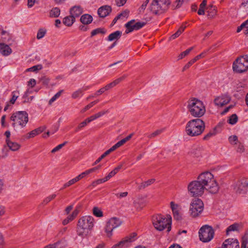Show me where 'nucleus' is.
I'll return each instance as SVG.
<instances>
[{"mask_svg":"<svg viewBox=\"0 0 248 248\" xmlns=\"http://www.w3.org/2000/svg\"><path fill=\"white\" fill-rule=\"evenodd\" d=\"M94 222V218L92 216H83L80 217L77 224V234L81 238L87 236L93 229Z\"/></svg>","mask_w":248,"mask_h":248,"instance_id":"obj_1","label":"nucleus"},{"mask_svg":"<svg viewBox=\"0 0 248 248\" xmlns=\"http://www.w3.org/2000/svg\"><path fill=\"white\" fill-rule=\"evenodd\" d=\"M197 179L210 193L215 194L218 191L219 187L211 172L206 171L202 173Z\"/></svg>","mask_w":248,"mask_h":248,"instance_id":"obj_2","label":"nucleus"},{"mask_svg":"<svg viewBox=\"0 0 248 248\" xmlns=\"http://www.w3.org/2000/svg\"><path fill=\"white\" fill-rule=\"evenodd\" d=\"M10 121L15 130L23 128L29 121L28 113L25 111H16L11 115Z\"/></svg>","mask_w":248,"mask_h":248,"instance_id":"obj_3","label":"nucleus"},{"mask_svg":"<svg viewBox=\"0 0 248 248\" xmlns=\"http://www.w3.org/2000/svg\"><path fill=\"white\" fill-rule=\"evenodd\" d=\"M204 122L199 118L189 121L186 124V134L191 137L201 135L204 130Z\"/></svg>","mask_w":248,"mask_h":248,"instance_id":"obj_4","label":"nucleus"},{"mask_svg":"<svg viewBox=\"0 0 248 248\" xmlns=\"http://www.w3.org/2000/svg\"><path fill=\"white\" fill-rule=\"evenodd\" d=\"M187 108L190 114L194 117L200 118L205 113V108L202 102L196 98L188 101Z\"/></svg>","mask_w":248,"mask_h":248,"instance_id":"obj_5","label":"nucleus"},{"mask_svg":"<svg viewBox=\"0 0 248 248\" xmlns=\"http://www.w3.org/2000/svg\"><path fill=\"white\" fill-rule=\"evenodd\" d=\"M153 224L155 228L158 231H162L165 228L167 232H170L171 229V217L168 216L167 217L162 215H156L153 217Z\"/></svg>","mask_w":248,"mask_h":248,"instance_id":"obj_6","label":"nucleus"},{"mask_svg":"<svg viewBox=\"0 0 248 248\" xmlns=\"http://www.w3.org/2000/svg\"><path fill=\"white\" fill-rule=\"evenodd\" d=\"M170 4V0H153L150 5V10L154 15H160L169 9Z\"/></svg>","mask_w":248,"mask_h":248,"instance_id":"obj_7","label":"nucleus"},{"mask_svg":"<svg viewBox=\"0 0 248 248\" xmlns=\"http://www.w3.org/2000/svg\"><path fill=\"white\" fill-rule=\"evenodd\" d=\"M187 189L191 196L193 197H199L203 194L206 188L197 179V180L191 182L188 184Z\"/></svg>","mask_w":248,"mask_h":248,"instance_id":"obj_8","label":"nucleus"},{"mask_svg":"<svg viewBox=\"0 0 248 248\" xmlns=\"http://www.w3.org/2000/svg\"><path fill=\"white\" fill-rule=\"evenodd\" d=\"M233 71L237 73H242L248 70V55L237 58L233 63Z\"/></svg>","mask_w":248,"mask_h":248,"instance_id":"obj_9","label":"nucleus"},{"mask_svg":"<svg viewBox=\"0 0 248 248\" xmlns=\"http://www.w3.org/2000/svg\"><path fill=\"white\" fill-rule=\"evenodd\" d=\"M214 233V230L211 226L205 225L199 231L200 240L204 243L208 242L213 238Z\"/></svg>","mask_w":248,"mask_h":248,"instance_id":"obj_10","label":"nucleus"},{"mask_svg":"<svg viewBox=\"0 0 248 248\" xmlns=\"http://www.w3.org/2000/svg\"><path fill=\"white\" fill-rule=\"evenodd\" d=\"M203 210V203L200 199L193 200L190 205L189 212L192 217L198 216Z\"/></svg>","mask_w":248,"mask_h":248,"instance_id":"obj_11","label":"nucleus"},{"mask_svg":"<svg viewBox=\"0 0 248 248\" xmlns=\"http://www.w3.org/2000/svg\"><path fill=\"white\" fill-rule=\"evenodd\" d=\"M232 186L237 194H245L248 190V182L247 179L242 178L235 182Z\"/></svg>","mask_w":248,"mask_h":248,"instance_id":"obj_12","label":"nucleus"},{"mask_svg":"<svg viewBox=\"0 0 248 248\" xmlns=\"http://www.w3.org/2000/svg\"><path fill=\"white\" fill-rule=\"evenodd\" d=\"M122 223L121 221L116 217L110 218L107 223L105 231L108 235L110 236L112 235V231L120 226Z\"/></svg>","mask_w":248,"mask_h":248,"instance_id":"obj_13","label":"nucleus"},{"mask_svg":"<svg viewBox=\"0 0 248 248\" xmlns=\"http://www.w3.org/2000/svg\"><path fill=\"white\" fill-rule=\"evenodd\" d=\"M135 20L132 19L125 24V27L126 28L125 31L126 33H129L132 32L133 31L139 30L144 27L146 23L144 22H138L134 24Z\"/></svg>","mask_w":248,"mask_h":248,"instance_id":"obj_14","label":"nucleus"},{"mask_svg":"<svg viewBox=\"0 0 248 248\" xmlns=\"http://www.w3.org/2000/svg\"><path fill=\"white\" fill-rule=\"evenodd\" d=\"M136 236V233H133L129 236L125 237L124 239L121 241L119 243L113 246L112 248H124L128 246L129 243L135 240V237Z\"/></svg>","mask_w":248,"mask_h":248,"instance_id":"obj_15","label":"nucleus"},{"mask_svg":"<svg viewBox=\"0 0 248 248\" xmlns=\"http://www.w3.org/2000/svg\"><path fill=\"white\" fill-rule=\"evenodd\" d=\"M220 248H240L237 239L229 238L224 241Z\"/></svg>","mask_w":248,"mask_h":248,"instance_id":"obj_16","label":"nucleus"},{"mask_svg":"<svg viewBox=\"0 0 248 248\" xmlns=\"http://www.w3.org/2000/svg\"><path fill=\"white\" fill-rule=\"evenodd\" d=\"M231 97L228 95H222L216 98L214 100L215 104L217 106L222 107L230 102Z\"/></svg>","mask_w":248,"mask_h":248,"instance_id":"obj_17","label":"nucleus"},{"mask_svg":"<svg viewBox=\"0 0 248 248\" xmlns=\"http://www.w3.org/2000/svg\"><path fill=\"white\" fill-rule=\"evenodd\" d=\"M170 204L174 219L177 220H181L182 216L180 213L181 209L180 206L178 204L175 203L173 202H171Z\"/></svg>","mask_w":248,"mask_h":248,"instance_id":"obj_18","label":"nucleus"},{"mask_svg":"<svg viewBox=\"0 0 248 248\" xmlns=\"http://www.w3.org/2000/svg\"><path fill=\"white\" fill-rule=\"evenodd\" d=\"M112 9L110 6L104 5L98 9V14L100 17L104 18L108 16L111 12Z\"/></svg>","mask_w":248,"mask_h":248,"instance_id":"obj_19","label":"nucleus"},{"mask_svg":"<svg viewBox=\"0 0 248 248\" xmlns=\"http://www.w3.org/2000/svg\"><path fill=\"white\" fill-rule=\"evenodd\" d=\"M12 52V50L8 45L4 43H0V53L3 56H8L11 54Z\"/></svg>","mask_w":248,"mask_h":248,"instance_id":"obj_20","label":"nucleus"},{"mask_svg":"<svg viewBox=\"0 0 248 248\" xmlns=\"http://www.w3.org/2000/svg\"><path fill=\"white\" fill-rule=\"evenodd\" d=\"M126 77L125 75H123V76L117 78L113 82L107 84L106 86L104 87L105 89H106V91H108L113 87L115 86L116 85L119 84L120 82L124 80Z\"/></svg>","mask_w":248,"mask_h":248,"instance_id":"obj_21","label":"nucleus"},{"mask_svg":"<svg viewBox=\"0 0 248 248\" xmlns=\"http://www.w3.org/2000/svg\"><path fill=\"white\" fill-rule=\"evenodd\" d=\"M65 240L62 239L57 242L46 246L44 248H62L65 247Z\"/></svg>","mask_w":248,"mask_h":248,"instance_id":"obj_22","label":"nucleus"},{"mask_svg":"<svg viewBox=\"0 0 248 248\" xmlns=\"http://www.w3.org/2000/svg\"><path fill=\"white\" fill-rule=\"evenodd\" d=\"M70 15L75 16V18L79 16L82 13V9L80 6H75L70 9Z\"/></svg>","mask_w":248,"mask_h":248,"instance_id":"obj_23","label":"nucleus"},{"mask_svg":"<svg viewBox=\"0 0 248 248\" xmlns=\"http://www.w3.org/2000/svg\"><path fill=\"white\" fill-rule=\"evenodd\" d=\"M6 142L9 149L12 151H16L20 147V144L17 142L11 141L9 140L6 139Z\"/></svg>","mask_w":248,"mask_h":248,"instance_id":"obj_24","label":"nucleus"},{"mask_svg":"<svg viewBox=\"0 0 248 248\" xmlns=\"http://www.w3.org/2000/svg\"><path fill=\"white\" fill-rule=\"evenodd\" d=\"M93 19L92 16L87 14L82 15L80 18L81 22L84 25L90 24L92 22Z\"/></svg>","mask_w":248,"mask_h":248,"instance_id":"obj_25","label":"nucleus"},{"mask_svg":"<svg viewBox=\"0 0 248 248\" xmlns=\"http://www.w3.org/2000/svg\"><path fill=\"white\" fill-rule=\"evenodd\" d=\"M122 36V32L117 31L110 34L107 39L108 41H112L113 40H118Z\"/></svg>","mask_w":248,"mask_h":248,"instance_id":"obj_26","label":"nucleus"},{"mask_svg":"<svg viewBox=\"0 0 248 248\" xmlns=\"http://www.w3.org/2000/svg\"><path fill=\"white\" fill-rule=\"evenodd\" d=\"M75 21V16H72L71 15L69 16L65 17L63 19V23L68 27L71 26L74 22Z\"/></svg>","mask_w":248,"mask_h":248,"instance_id":"obj_27","label":"nucleus"},{"mask_svg":"<svg viewBox=\"0 0 248 248\" xmlns=\"http://www.w3.org/2000/svg\"><path fill=\"white\" fill-rule=\"evenodd\" d=\"M218 127V125L213 130L209 131L207 134H206L204 136V137L203 138V139L204 140H207L209 139H210L211 137L215 136L217 134V129Z\"/></svg>","mask_w":248,"mask_h":248,"instance_id":"obj_28","label":"nucleus"},{"mask_svg":"<svg viewBox=\"0 0 248 248\" xmlns=\"http://www.w3.org/2000/svg\"><path fill=\"white\" fill-rule=\"evenodd\" d=\"M100 168H101V166L98 165L96 167H95L94 168H91L88 170H86L84 172H83L82 173L80 174L81 179L84 178L86 175H87L91 173H92L93 172H94L95 171L99 170Z\"/></svg>","mask_w":248,"mask_h":248,"instance_id":"obj_29","label":"nucleus"},{"mask_svg":"<svg viewBox=\"0 0 248 248\" xmlns=\"http://www.w3.org/2000/svg\"><path fill=\"white\" fill-rule=\"evenodd\" d=\"M61 13L60 9L58 7L53 8L49 12L50 16L51 17H58Z\"/></svg>","mask_w":248,"mask_h":248,"instance_id":"obj_30","label":"nucleus"},{"mask_svg":"<svg viewBox=\"0 0 248 248\" xmlns=\"http://www.w3.org/2000/svg\"><path fill=\"white\" fill-rule=\"evenodd\" d=\"M155 179H151L146 181H145L140 185L139 186V188L140 189H144L145 187L150 186L151 184H153L155 182Z\"/></svg>","mask_w":248,"mask_h":248,"instance_id":"obj_31","label":"nucleus"},{"mask_svg":"<svg viewBox=\"0 0 248 248\" xmlns=\"http://www.w3.org/2000/svg\"><path fill=\"white\" fill-rule=\"evenodd\" d=\"M202 149L200 146H195L192 149V154L197 157L200 156L202 155Z\"/></svg>","mask_w":248,"mask_h":248,"instance_id":"obj_32","label":"nucleus"},{"mask_svg":"<svg viewBox=\"0 0 248 248\" xmlns=\"http://www.w3.org/2000/svg\"><path fill=\"white\" fill-rule=\"evenodd\" d=\"M239 224L234 223L230 225L226 229V235H228L231 232L238 231Z\"/></svg>","mask_w":248,"mask_h":248,"instance_id":"obj_33","label":"nucleus"},{"mask_svg":"<svg viewBox=\"0 0 248 248\" xmlns=\"http://www.w3.org/2000/svg\"><path fill=\"white\" fill-rule=\"evenodd\" d=\"M189 0H176L172 5V8L173 9L180 8L182 5L183 2L187 1Z\"/></svg>","mask_w":248,"mask_h":248,"instance_id":"obj_34","label":"nucleus"},{"mask_svg":"<svg viewBox=\"0 0 248 248\" xmlns=\"http://www.w3.org/2000/svg\"><path fill=\"white\" fill-rule=\"evenodd\" d=\"M19 92L18 91H13L12 92V98L10 100V103L11 104H14L16 100L17 99V98L19 96Z\"/></svg>","mask_w":248,"mask_h":248,"instance_id":"obj_35","label":"nucleus"},{"mask_svg":"<svg viewBox=\"0 0 248 248\" xmlns=\"http://www.w3.org/2000/svg\"><path fill=\"white\" fill-rule=\"evenodd\" d=\"M163 131V129H158L151 134H147V137L149 139L155 138L160 135Z\"/></svg>","mask_w":248,"mask_h":248,"instance_id":"obj_36","label":"nucleus"},{"mask_svg":"<svg viewBox=\"0 0 248 248\" xmlns=\"http://www.w3.org/2000/svg\"><path fill=\"white\" fill-rule=\"evenodd\" d=\"M238 121V117L236 114H232L229 120L228 123L232 125L235 124Z\"/></svg>","mask_w":248,"mask_h":248,"instance_id":"obj_37","label":"nucleus"},{"mask_svg":"<svg viewBox=\"0 0 248 248\" xmlns=\"http://www.w3.org/2000/svg\"><path fill=\"white\" fill-rule=\"evenodd\" d=\"M93 214L97 217H102L103 216L102 211L97 207L93 208Z\"/></svg>","mask_w":248,"mask_h":248,"instance_id":"obj_38","label":"nucleus"},{"mask_svg":"<svg viewBox=\"0 0 248 248\" xmlns=\"http://www.w3.org/2000/svg\"><path fill=\"white\" fill-rule=\"evenodd\" d=\"M63 90H61L59 91L58 93H57L49 101V104H51L53 102H54L57 99L59 98L61 95L62 93L63 92Z\"/></svg>","mask_w":248,"mask_h":248,"instance_id":"obj_39","label":"nucleus"},{"mask_svg":"<svg viewBox=\"0 0 248 248\" xmlns=\"http://www.w3.org/2000/svg\"><path fill=\"white\" fill-rule=\"evenodd\" d=\"M106 31L103 28H97L91 32V36L93 37L97 34H105Z\"/></svg>","mask_w":248,"mask_h":248,"instance_id":"obj_40","label":"nucleus"},{"mask_svg":"<svg viewBox=\"0 0 248 248\" xmlns=\"http://www.w3.org/2000/svg\"><path fill=\"white\" fill-rule=\"evenodd\" d=\"M194 48V46H192L188 49H186V50L184 51V52H182L178 56V59H182L183 58L185 57L186 56H187L191 51H192Z\"/></svg>","mask_w":248,"mask_h":248,"instance_id":"obj_41","label":"nucleus"},{"mask_svg":"<svg viewBox=\"0 0 248 248\" xmlns=\"http://www.w3.org/2000/svg\"><path fill=\"white\" fill-rule=\"evenodd\" d=\"M46 30L44 29H40L37 33L36 38L37 39H41L44 37L46 34Z\"/></svg>","mask_w":248,"mask_h":248,"instance_id":"obj_42","label":"nucleus"},{"mask_svg":"<svg viewBox=\"0 0 248 248\" xmlns=\"http://www.w3.org/2000/svg\"><path fill=\"white\" fill-rule=\"evenodd\" d=\"M43 68V66L41 64H38L34 66H32L28 69H27V71H31V72H36L38 70H41Z\"/></svg>","mask_w":248,"mask_h":248,"instance_id":"obj_43","label":"nucleus"},{"mask_svg":"<svg viewBox=\"0 0 248 248\" xmlns=\"http://www.w3.org/2000/svg\"><path fill=\"white\" fill-rule=\"evenodd\" d=\"M67 143V141H65L62 144H60L53 148L51 152L52 153H54L58 151H59L61 149H62L64 146H65Z\"/></svg>","mask_w":248,"mask_h":248,"instance_id":"obj_44","label":"nucleus"},{"mask_svg":"<svg viewBox=\"0 0 248 248\" xmlns=\"http://www.w3.org/2000/svg\"><path fill=\"white\" fill-rule=\"evenodd\" d=\"M248 243V237H247V236L245 235L242 238L241 248H246Z\"/></svg>","mask_w":248,"mask_h":248,"instance_id":"obj_45","label":"nucleus"},{"mask_svg":"<svg viewBox=\"0 0 248 248\" xmlns=\"http://www.w3.org/2000/svg\"><path fill=\"white\" fill-rule=\"evenodd\" d=\"M56 197V195L55 194H52L48 197H47L46 199H45L43 201V203L45 204H46L53 199H54Z\"/></svg>","mask_w":248,"mask_h":248,"instance_id":"obj_46","label":"nucleus"},{"mask_svg":"<svg viewBox=\"0 0 248 248\" xmlns=\"http://www.w3.org/2000/svg\"><path fill=\"white\" fill-rule=\"evenodd\" d=\"M75 183H76V182L74 178H73V179L69 180L68 182L65 183L63 185V187L61 189V190L65 188L68 186H72V185L74 184Z\"/></svg>","mask_w":248,"mask_h":248,"instance_id":"obj_47","label":"nucleus"},{"mask_svg":"<svg viewBox=\"0 0 248 248\" xmlns=\"http://www.w3.org/2000/svg\"><path fill=\"white\" fill-rule=\"evenodd\" d=\"M106 181H107V180H106V178L104 177V178L99 179H98V180L93 182L92 183V185L93 186H95L97 185L102 184V183H103Z\"/></svg>","mask_w":248,"mask_h":248,"instance_id":"obj_48","label":"nucleus"},{"mask_svg":"<svg viewBox=\"0 0 248 248\" xmlns=\"http://www.w3.org/2000/svg\"><path fill=\"white\" fill-rule=\"evenodd\" d=\"M82 95V90L79 89L75 92H74L72 95L73 98L76 99Z\"/></svg>","mask_w":248,"mask_h":248,"instance_id":"obj_49","label":"nucleus"},{"mask_svg":"<svg viewBox=\"0 0 248 248\" xmlns=\"http://www.w3.org/2000/svg\"><path fill=\"white\" fill-rule=\"evenodd\" d=\"M75 218L73 215H69L66 218L64 219L62 221V224L64 225L67 224L70 221L73 220Z\"/></svg>","mask_w":248,"mask_h":248,"instance_id":"obj_50","label":"nucleus"},{"mask_svg":"<svg viewBox=\"0 0 248 248\" xmlns=\"http://www.w3.org/2000/svg\"><path fill=\"white\" fill-rule=\"evenodd\" d=\"M238 140V138L236 136H231L229 138V141L232 144H236Z\"/></svg>","mask_w":248,"mask_h":248,"instance_id":"obj_51","label":"nucleus"},{"mask_svg":"<svg viewBox=\"0 0 248 248\" xmlns=\"http://www.w3.org/2000/svg\"><path fill=\"white\" fill-rule=\"evenodd\" d=\"M248 24V20L243 23L240 26H238L237 29V32H240L242 29L246 28L247 25Z\"/></svg>","mask_w":248,"mask_h":248,"instance_id":"obj_52","label":"nucleus"},{"mask_svg":"<svg viewBox=\"0 0 248 248\" xmlns=\"http://www.w3.org/2000/svg\"><path fill=\"white\" fill-rule=\"evenodd\" d=\"M108 155V154L106 151L105 153H104L93 164V165H96L98 164L99 162L101 161L102 159H103L104 158H105L107 155Z\"/></svg>","mask_w":248,"mask_h":248,"instance_id":"obj_53","label":"nucleus"},{"mask_svg":"<svg viewBox=\"0 0 248 248\" xmlns=\"http://www.w3.org/2000/svg\"><path fill=\"white\" fill-rule=\"evenodd\" d=\"M6 115H4L1 118V125L2 127H8L9 124L5 122Z\"/></svg>","mask_w":248,"mask_h":248,"instance_id":"obj_54","label":"nucleus"},{"mask_svg":"<svg viewBox=\"0 0 248 248\" xmlns=\"http://www.w3.org/2000/svg\"><path fill=\"white\" fill-rule=\"evenodd\" d=\"M36 132L34 130H32L31 131L29 132L26 136V138L27 139H29L32 138L36 136Z\"/></svg>","mask_w":248,"mask_h":248,"instance_id":"obj_55","label":"nucleus"},{"mask_svg":"<svg viewBox=\"0 0 248 248\" xmlns=\"http://www.w3.org/2000/svg\"><path fill=\"white\" fill-rule=\"evenodd\" d=\"M135 206L137 208L138 210H141L144 206L145 203L143 202H134Z\"/></svg>","mask_w":248,"mask_h":248,"instance_id":"obj_56","label":"nucleus"},{"mask_svg":"<svg viewBox=\"0 0 248 248\" xmlns=\"http://www.w3.org/2000/svg\"><path fill=\"white\" fill-rule=\"evenodd\" d=\"M245 151L244 145L242 143L239 142L237 148V152L239 153H243Z\"/></svg>","mask_w":248,"mask_h":248,"instance_id":"obj_57","label":"nucleus"},{"mask_svg":"<svg viewBox=\"0 0 248 248\" xmlns=\"http://www.w3.org/2000/svg\"><path fill=\"white\" fill-rule=\"evenodd\" d=\"M127 0H116V5L119 6H123L126 2Z\"/></svg>","mask_w":248,"mask_h":248,"instance_id":"obj_58","label":"nucleus"},{"mask_svg":"<svg viewBox=\"0 0 248 248\" xmlns=\"http://www.w3.org/2000/svg\"><path fill=\"white\" fill-rule=\"evenodd\" d=\"M45 129H46L45 127H40L36 128L34 130L35 132H36V135H39V134L41 133L42 132H43L45 130Z\"/></svg>","mask_w":248,"mask_h":248,"instance_id":"obj_59","label":"nucleus"},{"mask_svg":"<svg viewBox=\"0 0 248 248\" xmlns=\"http://www.w3.org/2000/svg\"><path fill=\"white\" fill-rule=\"evenodd\" d=\"M36 84V80L33 78H31L30 79V80L28 82V85L29 86L32 87H33Z\"/></svg>","mask_w":248,"mask_h":248,"instance_id":"obj_60","label":"nucleus"},{"mask_svg":"<svg viewBox=\"0 0 248 248\" xmlns=\"http://www.w3.org/2000/svg\"><path fill=\"white\" fill-rule=\"evenodd\" d=\"M129 13V11L128 10H125L122 12L121 13L118 14V16H120V17L121 18V17H127Z\"/></svg>","mask_w":248,"mask_h":248,"instance_id":"obj_61","label":"nucleus"},{"mask_svg":"<svg viewBox=\"0 0 248 248\" xmlns=\"http://www.w3.org/2000/svg\"><path fill=\"white\" fill-rule=\"evenodd\" d=\"M116 197L118 198H122L124 197H125L128 195L127 192H124L120 193H117L115 194Z\"/></svg>","mask_w":248,"mask_h":248,"instance_id":"obj_62","label":"nucleus"},{"mask_svg":"<svg viewBox=\"0 0 248 248\" xmlns=\"http://www.w3.org/2000/svg\"><path fill=\"white\" fill-rule=\"evenodd\" d=\"M207 13L208 17L212 18L216 14V11L215 9L211 11L208 10Z\"/></svg>","mask_w":248,"mask_h":248,"instance_id":"obj_63","label":"nucleus"},{"mask_svg":"<svg viewBox=\"0 0 248 248\" xmlns=\"http://www.w3.org/2000/svg\"><path fill=\"white\" fill-rule=\"evenodd\" d=\"M86 125V124L85 122H82L79 124L78 125V127L77 128L76 131L77 132L79 131V130L81 129L82 128L85 127Z\"/></svg>","mask_w":248,"mask_h":248,"instance_id":"obj_64","label":"nucleus"}]
</instances>
